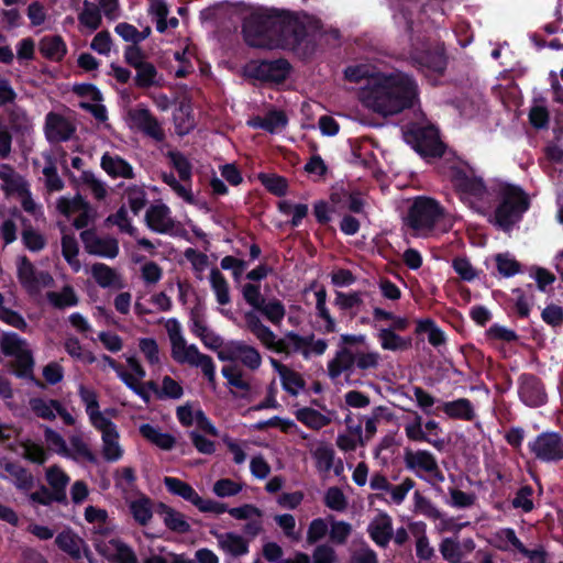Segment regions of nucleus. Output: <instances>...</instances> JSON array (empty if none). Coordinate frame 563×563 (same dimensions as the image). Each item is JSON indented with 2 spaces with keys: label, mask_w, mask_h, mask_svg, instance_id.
I'll return each instance as SVG.
<instances>
[{
  "label": "nucleus",
  "mask_w": 563,
  "mask_h": 563,
  "mask_svg": "<svg viewBox=\"0 0 563 563\" xmlns=\"http://www.w3.org/2000/svg\"><path fill=\"white\" fill-rule=\"evenodd\" d=\"M405 434L408 440L413 442H426L438 451L443 450L445 441L443 439H433L427 437L423 430L422 417L418 412H413V417L404 423Z\"/></svg>",
  "instance_id": "30"
},
{
  "label": "nucleus",
  "mask_w": 563,
  "mask_h": 563,
  "mask_svg": "<svg viewBox=\"0 0 563 563\" xmlns=\"http://www.w3.org/2000/svg\"><path fill=\"white\" fill-rule=\"evenodd\" d=\"M139 431L146 441L156 445L161 450L169 451L175 446L176 439L174 435L163 432L157 426L143 423L140 426Z\"/></svg>",
  "instance_id": "39"
},
{
  "label": "nucleus",
  "mask_w": 563,
  "mask_h": 563,
  "mask_svg": "<svg viewBox=\"0 0 563 563\" xmlns=\"http://www.w3.org/2000/svg\"><path fill=\"white\" fill-rule=\"evenodd\" d=\"M209 280L217 302L221 306L229 305L231 302L230 287L221 272L217 268L211 269Z\"/></svg>",
  "instance_id": "49"
},
{
  "label": "nucleus",
  "mask_w": 563,
  "mask_h": 563,
  "mask_svg": "<svg viewBox=\"0 0 563 563\" xmlns=\"http://www.w3.org/2000/svg\"><path fill=\"white\" fill-rule=\"evenodd\" d=\"M531 454L539 461L553 463L563 460V438L558 432H542L529 441Z\"/></svg>",
  "instance_id": "11"
},
{
  "label": "nucleus",
  "mask_w": 563,
  "mask_h": 563,
  "mask_svg": "<svg viewBox=\"0 0 563 563\" xmlns=\"http://www.w3.org/2000/svg\"><path fill=\"white\" fill-rule=\"evenodd\" d=\"M101 167L111 177L132 178L133 167L122 157L118 155H111L109 153L103 154L101 157Z\"/></svg>",
  "instance_id": "41"
},
{
  "label": "nucleus",
  "mask_w": 563,
  "mask_h": 563,
  "mask_svg": "<svg viewBox=\"0 0 563 563\" xmlns=\"http://www.w3.org/2000/svg\"><path fill=\"white\" fill-rule=\"evenodd\" d=\"M91 277L101 288L121 289L124 287L122 276L103 263H95L90 267Z\"/></svg>",
  "instance_id": "33"
},
{
  "label": "nucleus",
  "mask_w": 563,
  "mask_h": 563,
  "mask_svg": "<svg viewBox=\"0 0 563 563\" xmlns=\"http://www.w3.org/2000/svg\"><path fill=\"white\" fill-rule=\"evenodd\" d=\"M310 454L314 461L319 474L327 476L334 465V450L324 442H317L310 445Z\"/></svg>",
  "instance_id": "34"
},
{
  "label": "nucleus",
  "mask_w": 563,
  "mask_h": 563,
  "mask_svg": "<svg viewBox=\"0 0 563 563\" xmlns=\"http://www.w3.org/2000/svg\"><path fill=\"white\" fill-rule=\"evenodd\" d=\"M308 340L294 331L285 333L283 338H278L274 333L273 341L269 340L266 347L267 350L284 354L286 356L294 353H302L306 357L308 356Z\"/></svg>",
  "instance_id": "22"
},
{
  "label": "nucleus",
  "mask_w": 563,
  "mask_h": 563,
  "mask_svg": "<svg viewBox=\"0 0 563 563\" xmlns=\"http://www.w3.org/2000/svg\"><path fill=\"white\" fill-rule=\"evenodd\" d=\"M409 529L416 538V554L420 560L429 561L434 555V549L430 545L424 522H412Z\"/></svg>",
  "instance_id": "42"
},
{
  "label": "nucleus",
  "mask_w": 563,
  "mask_h": 563,
  "mask_svg": "<svg viewBox=\"0 0 563 563\" xmlns=\"http://www.w3.org/2000/svg\"><path fill=\"white\" fill-rule=\"evenodd\" d=\"M56 211L68 220H73L76 229L87 228L97 219L96 210L80 195L60 196L55 202Z\"/></svg>",
  "instance_id": "9"
},
{
  "label": "nucleus",
  "mask_w": 563,
  "mask_h": 563,
  "mask_svg": "<svg viewBox=\"0 0 563 563\" xmlns=\"http://www.w3.org/2000/svg\"><path fill=\"white\" fill-rule=\"evenodd\" d=\"M280 32L279 19L268 10L252 12L243 24L244 38L253 47H272Z\"/></svg>",
  "instance_id": "4"
},
{
  "label": "nucleus",
  "mask_w": 563,
  "mask_h": 563,
  "mask_svg": "<svg viewBox=\"0 0 563 563\" xmlns=\"http://www.w3.org/2000/svg\"><path fill=\"white\" fill-rule=\"evenodd\" d=\"M126 365L128 369L122 368V373L120 374V379L126 386H134L136 382H142L146 376L145 368L141 364L140 360L135 356H126Z\"/></svg>",
  "instance_id": "55"
},
{
  "label": "nucleus",
  "mask_w": 563,
  "mask_h": 563,
  "mask_svg": "<svg viewBox=\"0 0 563 563\" xmlns=\"http://www.w3.org/2000/svg\"><path fill=\"white\" fill-rule=\"evenodd\" d=\"M16 272L19 282L31 294H36L54 283L49 273L35 269L26 256L18 257Z\"/></svg>",
  "instance_id": "14"
},
{
  "label": "nucleus",
  "mask_w": 563,
  "mask_h": 563,
  "mask_svg": "<svg viewBox=\"0 0 563 563\" xmlns=\"http://www.w3.org/2000/svg\"><path fill=\"white\" fill-rule=\"evenodd\" d=\"M145 222L150 230L159 234L170 233L176 225L170 208L161 201L148 207L145 212Z\"/></svg>",
  "instance_id": "19"
},
{
  "label": "nucleus",
  "mask_w": 563,
  "mask_h": 563,
  "mask_svg": "<svg viewBox=\"0 0 563 563\" xmlns=\"http://www.w3.org/2000/svg\"><path fill=\"white\" fill-rule=\"evenodd\" d=\"M417 98V82L401 71L376 74L360 92L362 103L383 117L395 115L412 107Z\"/></svg>",
  "instance_id": "1"
},
{
  "label": "nucleus",
  "mask_w": 563,
  "mask_h": 563,
  "mask_svg": "<svg viewBox=\"0 0 563 563\" xmlns=\"http://www.w3.org/2000/svg\"><path fill=\"white\" fill-rule=\"evenodd\" d=\"M0 179L5 195L16 197L25 212L32 216L42 214V208L33 199L29 183L10 165H0Z\"/></svg>",
  "instance_id": "7"
},
{
  "label": "nucleus",
  "mask_w": 563,
  "mask_h": 563,
  "mask_svg": "<svg viewBox=\"0 0 563 563\" xmlns=\"http://www.w3.org/2000/svg\"><path fill=\"white\" fill-rule=\"evenodd\" d=\"M257 311H260L274 325H279L286 314L284 303L276 298L265 300Z\"/></svg>",
  "instance_id": "57"
},
{
  "label": "nucleus",
  "mask_w": 563,
  "mask_h": 563,
  "mask_svg": "<svg viewBox=\"0 0 563 563\" xmlns=\"http://www.w3.org/2000/svg\"><path fill=\"white\" fill-rule=\"evenodd\" d=\"M441 410L453 419L471 421L475 418L474 407L466 398L442 402Z\"/></svg>",
  "instance_id": "44"
},
{
  "label": "nucleus",
  "mask_w": 563,
  "mask_h": 563,
  "mask_svg": "<svg viewBox=\"0 0 563 563\" xmlns=\"http://www.w3.org/2000/svg\"><path fill=\"white\" fill-rule=\"evenodd\" d=\"M101 20L102 18L98 5L85 0L82 9L78 14L80 25L93 32L100 26Z\"/></svg>",
  "instance_id": "50"
},
{
  "label": "nucleus",
  "mask_w": 563,
  "mask_h": 563,
  "mask_svg": "<svg viewBox=\"0 0 563 563\" xmlns=\"http://www.w3.org/2000/svg\"><path fill=\"white\" fill-rule=\"evenodd\" d=\"M45 478L52 493L54 494L55 501H65L66 499V487L68 486L70 478L65 471L58 465H53L46 468Z\"/></svg>",
  "instance_id": "38"
},
{
  "label": "nucleus",
  "mask_w": 563,
  "mask_h": 563,
  "mask_svg": "<svg viewBox=\"0 0 563 563\" xmlns=\"http://www.w3.org/2000/svg\"><path fill=\"white\" fill-rule=\"evenodd\" d=\"M129 509L134 520L141 526H146L153 517L152 503L144 496L131 500Z\"/></svg>",
  "instance_id": "53"
},
{
  "label": "nucleus",
  "mask_w": 563,
  "mask_h": 563,
  "mask_svg": "<svg viewBox=\"0 0 563 563\" xmlns=\"http://www.w3.org/2000/svg\"><path fill=\"white\" fill-rule=\"evenodd\" d=\"M355 367L361 371L377 369L383 361L382 354L377 351H356L354 352Z\"/></svg>",
  "instance_id": "62"
},
{
  "label": "nucleus",
  "mask_w": 563,
  "mask_h": 563,
  "mask_svg": "<svg viewBox=\"0 0 563 563\" xmlns=\"http://www.w3.org/2000/svg\"><path fill=\"white\" fill-rule=\"evenodd\" d=\"M137 346L139 351L151 367L161 368L162 353L158 343L154 338H140Z\"/></svg>",
  "instance_id": "48"
},
{
  "label": "nucleus",
  "mask_w": 563,
  "mask_h": 563,
  "mask_svg": "<svg viewBox=\"0 0 563 563\" xmlns=\"http://www.w3.org/2000/svg\"><path fill=\"white\" fill-rule=\"evenodd\" d=\"M62 253L71 269L76 273L79 272L81 268V263L78 258L79 247L78 242L73 234H63Z\"/></svg>",
  "instance_id": "52"
},
{
  "label": "nucleus",
  "mask_w": 563,
  "mask_h": 563,
  "mask_svg": "<svg viewBox=\"0 0 563 563\" xmlns=\"http://www.w3.org/2000/svg\"><path fill=\"white\" fill-rule=\"evenodd\" d=\"M129 124L148 136L161 141L164 139V132L158 121L152 115L150 110L144 107H136L128 112Z\"/></svg>",
  "instance_id": "21"
},
{
  "label": "nucleus",
  "mask_w": 563,
  "mask_h": 563,
  "mask_svg": "<svg viewBox=\"0 0 563 563\" xmlns=\"http://www.w3.org/2000/svg\"><path fill=\"white\" fill-rule=\"evenodd\" d=\"M244 319L249 331L266 347L268 341H273L274 331L264 324L254 311L246 312Z\"/></svg>",
  "instance_id": "45"
},
{
  "label": "nucleus",
  "mask_w": 563,
  "mask_h": 563,
  "mask_svg": "<svg viewBox=\"0 0 563 563\" xmlns=\"http://www.w3.org/2000/svg\"><path fill=\"white\" fill-rule=\"evenodd\" d=\"M453 184L461 200L471 209L485 213L492 201V196L482 178L464 172L455 173Z\"/></svg>",
  "instance_id": "6"
},
{
  "label": "nucleus",
  "mask_w": 563,
  "mask_h": 563,
  "mask_svg": "<svg viewBox=\"0 0 563 563\" xmlns=\"http://www.w3.org/2000/svg\"><path fill=\"white\" fill-rule=\"evenodd\" d=\"M404 464L417 477L431 484L444 482V475L440 470L437 457L428 450L406 449L404 451Z\"/></svg>",
  "instance_id": "8"
},
{
  "label": "nucleus",
  "mask_w": 563,
  "mask_h": 563,
  "mask_svg": "<svg viewBox=\"0 0 563 563\" xmlns=\"http://www.w3.org/2000/svg\"><path fill=\"white\" fill-rule=\"evenodd\" d=\"M412 60L427 74L442 75L446 67V58L442 47L433 51L423 47H415L411 53Z\"/></svg>",
  "instance_id": "18"
},
{
  "label": "nucleus",
  "mask_w": 563,
  "mask_h": 563,
  "mask_svg": "<svg viewBox=\"0 0 563 563\" xmlns=\"http://www.w3.org/2000/svg\"><path fill=\"white\" fill-rule=\"evenodd\" d=\"M216 538L218 548L227 555L238 558L249 553V541L235 532H219L211 530Z\"/></svg>",
  "instance_id": "26"
},
{
  "label": "nucleus",
  "mask_w": 563,
  "mask_h": 563,
  "mask_svg": "<svg viewBox=\"0 0 563 563\" xmlns=\"http://www.w3.org/2000/svg\"><path fill=\"white\" fill-rule=\"evenodd\" d=\"M376 338L384 351L404 352L411 347L412 340L410 336H401L391 329L378 328Z\"/></svg>",
  "instance_id": "35"
},
{
  "label": "nucleus",
  "mask_w": 563,
  "mask_h": 563,
  "mask_svg": "<svg viewBox=\"0 0 563 563\" xmlns=\"http://www.w3.org/2000/svg\"><path fill=\"white\" fill-rule=\"evenodd\" d=\"M477 497L474 493H466L459 488H449V499L446 504L456 509L471 508L476 504Z\"/></svg>",
  "instance_id": "64"
},
{
  "label": "nucleus",
  "mask_w": 563,
  "mask_h": 563,
  "mask_svg": "<svg viewBox=\"0 0 563 563\" xmlns=\"http://www.w3.org/2000/svg\"><path fill=\"white\" fill-rule=\"evenodd\" d=\"M164 523L173 531L187 532L190 528L183 514L169 508L165 505H161Z\"/></svg>",
  "instance_id": "60"
},
{
  "label": "nucleus",
  "mask_w": 563,
  "mask_h": 563,
  "mask_svg": "<svg viewBox=\"0 0 563 563\" xmlns=\"http://www.w3.org/2000/svg\"><path fill=\"white\" fill-rule=\"evenodd\" d=\"M162 179L184 201L188 203L195 202V197L191 192V181L178 180L172 173H164Z\"/></svg>",
  "instance_id": "56"
},
{
  "label": "nucleus",
  "mask_w": 563,
  "mask_h": 563,
  "mask_svg": "<svg viewBox=\"0 0 563 563\" xmlns=\"http://www.w3.org/2000/svg\"><path fill=\"white\" fill-rule=\"evenodd\" d=\"M75 131L76 128L69 119L54 112H49L46 115L45 135L49 142L58 143L68 141Z\"/></svg>",
  "instance_id": "24"
},
{
  "label": "nucleus",
  "mask_w": 563,
  "mask_h": 563,
  "mask_svg": "<svg viewBox=\"0 0 563 563\" xmlns=\"http://www.w3.org/2000/svg\"><path fill=\"white\" fill-rule=\"evenodd\" d=\"M497 272L500 276L509 278L521 269L520 263L510 253H498L494 256Z\"/></svg>",
  "instance_id": "59"
},
{
  "label": "nucleus",
  "mask_w": 563,
  "mask_h": 563,
  "mask_svg": "<svg viewBox=\"0 0 563 563\" xmlns=\"http://www.w3.org/2000/svg\"><path fill=\"white\" fill-rule=\"evenodd\" d=\"M417 333H427L431 345L438 347L445 342L444 333L435 325L431 319H421L417 321Z\"/></svg>",
  "instance_id": "63"
},
{
  "label": "nucleus",
  "mask_w": 563,
  "mask_h": 563,
  "mask_svg": "<svg viewBox=\"0 0 563 563\" xmlns=\"http://www.w3.org/2000/svg\"><path fill=\"white\" fill-rule=\"evenodd\" d=\"M59 407V401L54 399H45L42 397H32L29 399L30 410L37 417L44 420H54L56 418V409Z\"/></svg>",
  "instance_id": "46"
},
{
  "label": "nucleus",
  "mask_w": 563,
  "mask_h": 563,
  "mask_svg": "<svg viewBox=\"0 0 563 563\" xmlns=\"http://www.w3.org/2000/svg\"><path fill=\"white\" fill-rule=\"evenodd\" d=\"M79 236L89 255L107 260H113L119 255V241L111 235H101L95 229H87L81 231Z\"/></svg>",
  "instance_id": "13"
},
{
  "label": "nucleus",
  "mask_w": 563,
  "mask_h": 563,
  "mask_svg": "<svg viewBox=\"0 0 563 563\" xmlns=\"http://www.w3.org/2000/svg\"><path fill=\"white\" fill-rule=\"evenodd\" d=\"M296 419L312 430H320L331 423L330 412H320L310 407H301L295 411Z\"/></svg>",
  "instance_id": "40"
},
{
  "label": "nucleus",
  "mask_w": 563,
  "mask_h": 563,
  "mask_svg": "<svg viewBox=\"0 0 563 563\" xmlns=\"http://www.w3.org/2000/svg\"><path fill=\"white\" fill-rule=\"evenodd\" d=\"M221 361H238L252 372L257 371L263 363L260 351L244 341H230L218 352Z\"/></svg>",
  "instance_id": "12"
},
{
  "label": "nucleus",
  "mask_w": 563,
  "mask_h": 563,
  "mask_svg": "<svg viewBox=\"0 0 563 563\" xmlns=\"http://www.w3.org/2000/svg\"><path fill=\"white\" fill-rule=\"evenodd\" d=\"M68 441L69 446L67 445L64 457L70 459L75 462L97 463L98 460L96 454L91 451L80 434L70 435Z\"/></svg>",
  "instance_id": "36"
},
{
  "label": "nucleus",
  "mask_w": 563,
  "mask_h": 563,
  "mask_svg": "<svg viewBox=\"0 0 563 563\" xmlns=\"http://www.w3.org/2000/svg\"><path fill=\"white\" fill-rule=\"evenodd\" d=\"M413 148L423 157H438L443 154V144L434 126L417 129L413 132Z\"/></svg>",
  "instance_id": "20"
},
{
  "label": "nucleus",
  "mask_w": 563,
  "mask_h": 563,
  "mask_svg": "<svg viewBox=\"0 0 563 563\" xmlns=\"http://www.w3.org/2000/svg\"><path fill=\"white\" fill-rule=\"evenodd\" d=\"M146 386L161 398L179 399L184 394L181 385L170 376H164L161 386L154 380L147 382Z\"/></svg>",
  "instance_id": "47"
},
{
  "label": "nucleus",
  "mask_w": 563,
  "mask_h": 563,
  "mask_svg": "<svg viewBox=\"0 0 563 563\" xmlns=\"http://www.w3.org/2000/svg\"><path fill=\"white\" fill-rule=\"evenodd\" d=\"M99 554L114 563H136V556L133 550L126 545L119 537L109 534L102 540H97L93 544Z\"/></svg>",
  "instance_id": "16"
},
{
  "label": "nucleus",
  "mask_w": 563,
  "mask_h": 563,
  "mask_svg": "<svg viewBox=\"0 0 563 563\" xmlns=\"http://www.w3.org/2000/svg\"><path fill=\"white\" fill-rule=\"evenodd\" d=\"M46 298L52 306L58 309L74 307L78 303L77 295L70 286H65L60 291H48Z\"/></svg>",
  "instance_id": "58"
},
{
  "label": "nucleus",
  "mask_w": 563,
  "mask_h": 563,
  "mask_svg": "<svg viewBox=\"0 0 563 563\" xmlns=\"http://www.w3.org/2000/svg\"><path fill=\"white\" fill-rule=\"evenodd\" d=\"M165 329L170 342L173 360L181 365L200 368L211 385L216 383V366L212 358L199 351L195 344H189L184 336L181 324L174 318L168 319Z\"/></svg>",
  "instance_id": "2"
},
{
  "label": "nucleus",
  "mask_w": 563,
  "mask_h": 563,
  "mask_svg": "<svg viewBox=\"0 0 563 563\" xmlns=\"http://www.w3.org/2000/svg\"><path fill=\"white\" fill-rule=\"evenodd\" d=\"M41 53L52 59H60L66 53V45L59 36L44 37L40 44Z\"/></svg>",
  "instance_id": "61"
},
{
  "label": "nucleus",
  "mask_w": 563,
  "mask_h": 563,
  "mask_svg": "<svg viewBox=\"0 0 563 563\" xmlns=\"http://www.w3.org/2000/svg\"><path fill=\"white\" fill-rule=\"evenodd\" d=\"M135 85L139 88H150L154 86H159L162 81V76L156 70L155 66L151 63H146L139 68L135 69Z\"/></svg>",
  "instance_id": "54"
},
{
  "label": "nucleus",
  "mask_w": 563,
  "mask_h": 563,
  "mask_svg": "<svg viewBox=\"0 0 563 563\" xmlns=\"http://www.w3.org/2000/svg\"><path fill=\"white\" fill-rule=\"evenodd\" d=\"M164 484L169 493L184 498L197 508L202 504V498L198 493L187 483L176 477H165Z\"/></svg>",
  "instance_id": "43"
},
{
  "label": "nucleus",
  "mask_w": 563,
  "mask_h": 563,
  "mask_svg": "<svg viewBox=\"0 0 563 563\" xmlns=\"http://www.w3.org/2000/svg\"><path fill=\"white\" fill-rule=\"evenodd\" d=\"M269 364L279 375L283 388L290 395H298L305 388L303 377L274 357H269Z\"/></svg>",
  "instance_id": "29"
},
{
  "label": "nucleus",
  "mask_w": 563,
  "mask_h": 563,
  "mask_svg": "<svg viewBox=\"0 0 563 563\" xmlns=\"http://www.w3.org/2000/svg\"><path fill=\"white\" fill-rule=\"evenodd\" d=\"M221 373L234 396L244 398L251 395L252 378L240 367L234 365L224 366Z\"/></svg>",
  "instance_id": "27"
},
{
  "label": "nucleus",
  "mask_w": 563,
  "mask_h": 563,
  "mask_svg": "<svg viewBox=\"0 0 563 563\" xmlns=\"http://www.w3.org/2000/svg\"><path fill=\"white\" fill-rule=\"evenodd\" d=\"M355 368L354 352L347 346L339 349L328 363V375L335 380L342 375L349 377Z\"/></svg>",
  "instance_id": "28"
},
{
  "label": "nucleus",
  "mask_w": 563,
  "mask_h": 563,
  "mask_svg": "<svg viewBox=\"0 0 563 563\" xmlns=\"http://www.w3.org/2000/svg\"><path fill=\"white\" fill-rule=\"evenodd\" d=\"M367 532L379 547H386L393 538V520L387 514H378L369 522Z\"/></svg>",
  "instance_id": "31"
},
{
  "label": "nucleus",
  "mask_w": 563,
  "mask_h": 563,
  "mask_svg": "<svg viewBox=\"0 0 563 563\" xmlns=\"http://www.w3.org/2000/svg\"><path fill=\"white\" fill-rule=\"evenodd\" d=\"M56 545L71 559L79 560L82 558V551L87 545L82 538H80L74 530L66 528L60 531L55 538Z\"/></svg>",
  "instance_id": "32"
},
{
  "label": "nucleus",
  "mask_w": 563,
  "mask_h": 563,
  "mask_svg": "<svg viewBox=\"0 0 563 563\" xmlns=\"http://www.w3.org/2000/svg\"><path fill=\"white\" fill-rule=\"evenodd\" d=\"M290 66L285 59L251 62L245 67L247 76L269 82H280L289 74Z\"/></svg>",
  "instance_id": "15"
},
{
  "label": "nucleus",
  "mask_w": 563,
  "mask_h": 563,
  "mask_svg": "<svg viewBox=\"0 0 563 563\" xmlns=\"http://www.w3.org/2000/svg\"><path fill=\"white\" fill-rule=\"evenodd\" d=\"M0 349L4 355L14 358L18 377H32L34 361L24 340L15 333H5L0 341Z\"/></svg>",
  "instance_id": "10"
},
{
  "label": "nucleus",
  "mask_w": 563,
  "mask_h": 563,
  "mask_svg": "<svg viewBox=\"0 0 563 563\" xmlns=\"http://www.w3.org/2000/svg\"><path fill=\"white\" fill-rule=\"evenodd\" d=\"M93 427L101 433V453L103 459L110 463L121 460L124 454V449L120 443V434L117 430V426L110 419H106L102 423H97Z\"/></svg>",
  "instance_id": "17"
},
{
  "label": "nucleus",
  "mask_w": 563,
  "mask_h": 563,
  "mask_svg": "<svg viewBox=\"0 0 563 563\" xmlns=\"http://www.w3.org/2000/svg\"><path fill=\"white\" fill-rule=\"evenodd\" d=\"M443 220H446L444 209L437 200L426 196L416 197L411 201L405 218L406 224L421 238L432 235Z\"/></svg>",
  "instance_id": "3"
},
{
  "label": "nucleus",
  "mask_w": 563,
  "mask_h": 563,
  "mask_svg": "<svg viewBox=\"0 0 563 563\" xmlns=\"http://www.w3.org/2000/svg\"><path fill=\"white\" fill-rule=\"evenodd\" d=\"M316 297V310L317 316L323 321V329L325 332H335L336 322L331 317L329 309L327 308V291L323 287L319 288L314 292Z\"/></svg>",
  "instance_id": "51"
},
{
  "label": "nucleus",
  "mask_w": 563,
  "mask_h": 563,
  "mask_svg": "<svg viewBox=\"0 0 563 563\" xmlns=\"http://www.w3.org/2000/svg\"><path fill=\"white\" fill-rule=\"evenodd\" d=\"M520 399L529 407L542 406L547 394L541 382L532 375H522L519 379Z\"/></svg>",
  "instance_id": "25"
},
{
  "label": "nucleus",
  "mask_w": 563,
  "mask_h": 563,
  "mask_svg": "<svg viewBox=\"0 0 563 563\" xmlns=\"http://www.w3.org/2000/svg\"><path fill=\"white\" fill-rule=\"evenodd\" d=\"M0 477L12 482L19 490L29 492L34 486L32 474L5 457H0Z\"/></svg>",
  "instance_id": "23"
},
{
  "label": "nucleus",
  "mask_w": 563,
  "mask_h": 563,
  "mask_svg": "<svg viewBox=\"0 0 563 563\" xmlns=\"http://www.w3.org/2000/svg\"><path fill=\"white\" fill-rule=\"evenodd\" d=\"M529 208V200L525 192L515 186L501 189L500 202L497 206L493 223L503 230H509L518 222Z\"/></svg>",
  "instance_id": "5"
},
{
  "label": "nucleus",
  "mask_w": 563,
  "mask_h": 563,
  "mask_svg": "<svg viewBox=\"0 0 563 563\" xmlns=\"http://www.w3.org/2000/svg\"><path fill=\"white\" fill-rule=\"evenodd\" d=\"M78 395L86 408V412L92 426L97 423L100 424L103 420L109 419L103 412L99 410L98 395L93 388L79 385Z\"/></svg>",
  "instance_id": "37"
}]
</instances>
